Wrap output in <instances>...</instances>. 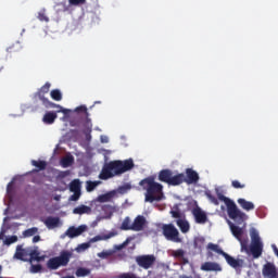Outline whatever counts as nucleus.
<instances>
[{"label":"nucleus","mask_w":278,"mask_h":278,"mask_svg":"<svg viewBox=\"0 0 278 278\" xmlns=\"http://www.w3.org/2000/svg\"><path fill=\"white\" fill-rule=\"evenodd\" d=\"M134 168V160L128 159L125 161H110L105 163L99 174V179L102 181H108V179H112L113 177H118L128 170Z\"/></svg>","instance_id":"nucleus-1"},{"label":"nucleus","mask_w":278,"mask_h":278,"mask_svg":"<svg viewBox=\"0 0 278 278\" xmlns=\"http://www.w3.org/2000/svg\"><path fill=\"white\" fill-rule=\"evenodd\" d=\"M139 186L146 190V202L153 203L155 201H162L164 199V186L155 181V176H149L140 180Z\"/></svg>","instance_id":"nucleus-2"},{"label":"nucleus","mask_w":278,"mask_h":278,"mask_svg":"<svg viewBox=\"0 0 278 278\" xmlns=\"http://www.w3.org/2000/svg\"><path fill=\"white\" fill-rule=\"evenodd\" d=\"M216 194L218 201H223L225 203L229 218H231V220H235L237 225H242V223L247 220V215L244 214V212L240 211V208H238V205H236V202L225 197V194H223L218 189H216Z\"/></svg>","instance_id":"nucleus-3"},{"label":"nucleus","mask_w":278,"mask_h":278,"mask_svg":"<svg viewBox=\"0 0 278 278\" xmlns=\"http://www.w3.org/2000/svg\"><path fill=\"white\" fill-rule=\"evenodd\" d=\"M206 249L222 255L226 260L228 266L235 268V270H238V268H242V266H244V261L242 258H235L233 256L227 254V252L223 251L220 245L216 243H208Z\"/></svg>","instance_id":"nucleus-4"},{"label":"nucleus","mask_w":278,"mask_h":278,"mask_svg":"<svg viewBox=\"0 0 278 278\" xmlns=\"http://www.w3.org/2000/svg\"><path fill=\"white\" fill-rule=\"evenodd\" d=\"M251 244L248 247L249 253H251L254 260L262 257V253H264V243L262 242V238H260V232L252 228L250 230Z\"/></svg>","instance_id":"nucleus-5"},{"label":"nucleus","mask_w":278,"mask_h":278,"mask_svg":"<svg viewBox=\"0 0 278 278\" xmlns=\"http://www.w3.org/2000/svg\"><path fill=\"white\" fill-rule=\"evenodd\" d=\"M72 257V251L63 250L61 251L59 256H54L48 260L47 268H49V270H58V268H60L61 266H68Z\"/></svg>","instance_id":"nucleus-6"},{"label":"nucleus","mask_w":278,"mask_h":278,"mask_svg":"<svg viewBox=\"0 0 278 278\" xmlns=\"http://www.w3.org/2000/svg\"><path fill=\"white\" fill-rule=\"evenodd\" d=\"M49 90H51V84L46 83L36 93V97H38V99L42 101L45 108H55L58 110L56 112H62V114H70L71 110L64 109L62 108V105L55 104L45 97V94H48Z\"/></svg>","instance_id":"nucleus-7"},{"label":"nucleus","mask_w":278,"mask_h":278,"mask_svg":"<svg viewBox=\"0 0 278 278\" xmlns=\"http://www.w3.org/2000/svg\"><path fill=\"white\" fill-rule=\"evenodd\" d=\"M182 178L184 176L179 174L173 175V170L170 169H162L159 173V181L167 184L168 186H181Z\"/></svg>","instance_id":"nucleus-8"},{"label":"nucleus","mask_w":278,"mask_h":278,"mask_svg":"<svg viewBox=\"0 0 278 278\" xmlns=\"http://www.w3.org/2000/svg\"><path fill=\"white\" fill-rule=\"evenodd\" d=\"M162 233L165 239H167L169 242H181V239L179 237V230L175 225L173 224H163L162 227Z\"/></svg>","instance_id":"nucleus-9"},{"label":"nucleus","mask_w":278,"mask_h":278,"mask_svg":"<svg viewBox=\"0 0 278 278\" xmlns=\"http://www.w3.org/2000/svg\"><path fill=\"white\" fill-rule=\"evenodd\" d=\"M228 225L230 227L232 236L240 242L241 251L249 253V240H242V236H244V229L231 222H228Z\"/></svg>","instance_id":"nucleus-10"},{"label":"nucleus","mask_w":278,"mask_h":278,"mask_svg":"<svg viewBox=\"0 0 278 278\" xmlns=\"http://www.w3.org/2000/svg\"><path fill=\"white\" fill-rule=\"evenodd\" d=\"M182 176L181 184H187V186H192V184L199 182V173L194 172L192 168H187L186 174H178Z\"/></svg>","instance_id":"nucleus-11"},{"label":"nucleus","mask_w":278,"mask_h":278,"mask_svg":"<svg viewBox=\"0 0 278 278\" xmlns=\"http://www.w3.org/2000/svg\"><path fill=\"white\" fill-rule=\"evenodd\" d=\"M136 262L140 268H144V270H149L151 266L155 264V256L154 255H141L137 256Z\"/></svg>","instance_id":"nucleus-12"},{"label":"nucleus","mask_w":278,"mask_h":278,"mask_svg":"<svg viewBox=\"0 0 278 278\" xmlns=\"http://www.w3.org/2000/svg\"><path fill=\"white\" fill-rule=\"evenodd\" d=\"M277 266L274 263L267 262L263 265L262 275L264 278H277Z\"/></svg>","instance_id":"nucleus-13"},{"label":"nucleus","mask_w":278,"mask_h":278,"mask_svg":"<svg viewBox=\"0 0 278 278\" xmlns=\"http://www.w3.org/2000/svg\"><path fill=\"white\" fill-rule=\"evenodd\" d=\"M30 253H31V248L23 249V245H17L14 257L15 260H21L22 262H29Z\"/></svg>","instance_id":"nucleus-14"},{"label":"nucleus","mask_w":278,"mask_h":278,"mask_svg":"<svg viewBox=\"0 0 278 278\" xmlns=\"http://www.w3.org/2000/svg\"><path fill=\"white\" fill-rule=\"evenodd\" d=\"M193 218L198 225H205L207 223V213L202 211L201 207L197 206L192 210Z\"/></svg>","instance_id":"nucleus-15"},{"label":"nucleus","mask_w":278,"mask_h":278,"mask_svg":"<svg viewBox=\"0 0 278 278\" xmlns=\"http://www.w3.org/2000/svg\"><path fill=\"white\" fill-rule=\"evenodd\" d=\"M144 227H147V217L138 215L131 224L132 231H144Z\"/></svg>","instance_id":"nucleus-16"},{"label":"nucleus","mask_w":278,"mask_h":278,"mask_svg":"<svg viewBox=\"0 0 278 278\" xmlns=\"http://www.w3.org/2000/svg\"><path fill=\"white\" fill-rule=\"evenodd\" d=\"M201 270H205L206 273H222L223 267L216 262H205L201 265Z\"/></svg>","instance_id":"nucleus-17"},{"label":"nucleus","mask_w":278,"mask_h":278,"mask_svg":"<svg viewBox=\"0 0 278 278\" xmlns=\"http://www.w3.org/2000/svg\"><path fill=\"white\" fill-rule=\"evenodd\" d=\"M86 229H88V226L86 225H80L78 227L72 226L67 229L66 236H68V238H77L78 236H81Z\"/></svg>","instance_id":"nucleus-18"},{"label":"nucleus","mask_w":278,"mask_h":278,"mask_svg":"<svg viewBox=\"0 0 278 278\" xmlns=\"http://www.w3.org/2000/svg\"><path fill=\"white\" fill-rule=\"evenodd\" d=\"M42 223L48 229H55V227H60V217L49 216Z\"/></svg>","instance_id":"nucleus-19"},{"label":"nucleus","mask_w":278,"mask_h":278,"mask_svg":"<svg viewBox=\"0 0 278 278\" xmlns=\"http://www.w3.org/2000/svg\"><path fill=\"white\" fill-rule=\"evenodd\" d=\"M28 262L31 264L33 262H45V255L40 256V251L37 249L30 248V254Z\"/></svg>","instance_id":"nucleus-20"},{"label":"nucleus","mask_w":278,"mask_h":278,"mask_svg":"<svg viewBox=\"0 0 278 278\" xmlns=\"http://www.w3.org/2000/svg\"><path fill=\"white\" fill-rule=\"evenodd\" d=\"M237 203L244 210L245 212H251V210H255V204L251 201L244 200V198H239Z\"/></svg>","instance_id":"nucleus-21"},{"label":"nucleus","mask_w":278,"mask_h":278,"mask_svg":"<svg viewBox=\"0 0 278 278\" xmlns=\"http://www.w3.org/2000/svg\"><path fill=\"white\" fill-rule=\"evenodd\" d=\"M114 197H116V190L109 191L104 194L99 195L98 201L99 203H110V201H112Z\"/></svg>","instance_id":"nucleus-22"},{"label":"nucleus","mask_w":278,"mask_h":278,"mask_svg":"<svg viewBox=\"0 0 278 278\" xmlns=\"http://www.w3.org/2000/svg\"><path fill=\"white\" fill-rule=\"evenodd\" d=\"M176 225L179 227L181 233H188L190 231V223L184 218L177 219Z\"/></svg>","instance_id":"nucleus-23"},{"label":"nucleus","mask_w":278,"mask_h":278,"mask_svg":"<svg viewBox=\"0 0 278 278\" xmlns=\"http://www.w3.org/2000/svg\"><path fill=\"white\" fill-rule=\"evenodd\" d=\"M55 118H58V113H55V112H47L43 115L42 122L46 125H53L55 123Z\"/></svg>","instance_id":"nucleus-24"},{"label":"nucleus","mask_w":278,"mask_h":278,"mask_svg":"<svg viewBox=\"0 0 278 278\" xmlns=\"http://www.w3.org/2000/svg\"><path fill=\"white\" fill-rule=\"evenodd\" d=\"M73 214H78L80 216L83 214H92V208L90 206L81 204L73 210Z\"/></svg>","instance_id":"nucleus-25"},{"label":"nucleus","mask_w":278,"mask_h":278,"mask_svg":"<svg viewBox=\"0 0 278 278\" xmlns=\"http://www.w3.org/2000/svg\"><path fill=\"white\" fill-rule=\"evenodd\" d=\"M33 166H35L37 169H33L30 173H39V170H45L47 168V162L45 161H31Z\"/></svg>","instance_id":"nucleus-26"},{"label":"nucleus","mask_w":278,"mask_h":278,"mask_svg":"<svg viewBox=\"0 0 278 278\" xmlns=\"http://www.w3.org/2000/svg\"><path fill=\"white\" fill-rule=\"evenodd\" d=\"M116 232H109L106 235H98L91 239V242H100L101 240H110V238H114Z\"/></svg>","instance_id":"nucleus-27"},{"label":"nucleus","mask_w":278,"mask_h":278,"mask_svg":"<svg viewBox=\"0 0 278 278\" xmlns=\"http://www.w3.org/2000/svg\"><path fill=\"white\" fill-rule=\"evenodd\" d=\"M119 229L122 231H132L131 228V218H129V216L125 217Z\"/></svg>","instance_id":"nucleus-28"},{"label":"nucleus","mask_w":278,"mask_h":278,"mask_svg":"<svg viewBox=\"0 0 278 278\" xmlns=\"http://www.w3.org/2000/svg\"><path fill=\"white\" fill-rule=\"evenodd\" d=\"M75 162V159L73 155L64 156L61 159V166L63 168H68V166H73V163Z\"/></svg>","instance_id":"nucleus-29"},{"label":"nucleus","mask_w":278,"mask_h":278,"mask_svg":"<svg viewBox=\"0 0 278 278\" xmlns=\"http://www.w3.org/2000/svg\"><path fill=\"white\" fill-rule=\"evenodd\" d=\"M70 190L71 192H81V181H79V179H74L70 184Z\"/></svg>","instance_id":"nucleus-30"},{"label":"nucleus","mask_w":278,"mask_h":278,"mask_svg":"<svg viewBox=\"0 0 278 278\" xmlns=\"http://www.w3.org/2000/svg\"><path fill=\"white\" fill-rule=\"evenodd\" d=\"M100 184H101V181H99V180H94V181L88 180L86 182V190H87V192H94V190L97 189V187Z\"/></svg>","instance_id":"nucleus-31"},{"label":"nucleus","mask_w":278,"mask_h":278,"mask_svg":"<svg viewBox=\"0 0 278 278\" xmlns=\"http://www.w3.org/2000/svg\"><path fill=\"white\" fill-rule=\"evenodd\" d=\"M76 277H88L90 275V269L86 267H78L75 271Z\"/></svg>","instance_id":"nucleus-32"},{"label":"nucleus","mask_w":278,"mask_h":278,"mask_svg":"<svg viewBox=\"0 0 278 278\" xmlns=\"http://www.w3.org/2000/svg\"><path fill=\"white\" fill-rule=\"evenodd\" d=\"M36 233H38V228L33 227V228H28V229L24 230L23 231V237L24 238H31V236H36Z\"/></svg>","instance_id":"nucleus-33"},{"label":"nucleus","mask_w":278,"mask_h":278,"mask_svg":"<svg viewBox=\"0 0 278 278\" xmlns=\"http://www.w3.org/2000/svg\"><path fill=\"white\" fill-rule=\"evenodd\" d=\"M50 97L53 101H62V91H60V89H53L50 92Z\"/></svg>","instance_id":"nucleus-34"},{"label":"nucleus","mask_w":278,"mask_h":278,"mask_svg":"<svg viewBox=\"0 0 278 278\" xmlns=\"http://www.w3.org/2000/svg\"><path fill=\"white\" fill-rule=\"evenodd\" d=\"M206 198L213 205H220V202L218 201V198H216L214 194H212V191H206L205 192Z\"/></svg>","instance_id":"nucleus-35"},{"label":"nucleus","mask_w":278,"mask_h":278,"mask_svg":"<svg viewBox=\"0 0 278 278\" xmlns=\"http://www.w3.org/2000/svg\"><path fill=\"white\" fill-rule=\"evenodd\" d=\"M112 255H114V250H105L98 253V257L101 260H108V257H112Z\"/></svg>","instance_id":"nucleus-36"},{"label":"nucleus","mask_w":278,"mask_h":278,"mask_svg":"<svg viewBox=\"0 0 278 278\" xmlns=\"http://www.w3.org/2000/svg\"><path fill=\"white\" fill-rule=\"evenodd\" d=\"M21 42H15L7 49L8 53H18L21 51Z\"/></svg>","instance_id":"nucleus-37"},{"label":"nucleus","mask_w":278,"mask_h":278,"mask_svg":"<svg viewBox=\"0 0 278 278\" xmlns=\"http://www.w3.org/2000/svg\"><path fill=\"white\" fill-rule=\"evenodd\" d=\"M128 190H131V184H129V182H127V184H125V185H123V186H119L118 188H117V192L119 193V194H127V191Z\"/></svg>","instance_id":"nucleus-38"},{"label":"nucleus","mask_w":278,"mask_h":278,"mask_svg":"<svg viewBox=\"0 0 278 278\" xmlns=\"http://www.w3.org/2000/svg\"><path fill=\"white\" fill-rule=\"evenodd\" d=\"M231 186L235 188V190H242L243 188H247V185L240 182L239 180H232Z\"/></svg>","instance_id":"nucleus-39"},{"label":"nucleus","mask_w":278,"mask_h":278,"mask_svg":"<svg viewBox=\"0 0 278 278\" xmlns=\"http://www.w3.org/2000/svg\"><path fill=\"white\" fill-rule=\"evenodd\" d=\"M14 242H18V237L11 236L4 240V244H7V247H10V244H14Z\"/></svg>","instance_id":"nucleus-40"},{"label":"nucleus","mask_w":278,"mask_h":278,"mask_svg":"<svg viewBox=\"0 0 278 278\" xmlns=\"http://www.w3.org/2000/svg\"><path fill=\"white\" fill-rule=\"evenodd\" d=\"M37 18L43 23H49V17L47 16V13H45V10L38 13Z\"/></svg>","instance_id":"nucleus-41"},{"label":"nucleus","mask_w":278,"mask_h":278,"mask_svg":"<svg viewBox=\"0 0 278 278\" xmlns=\"http://www.w3.org/2000/svg\"><path fill=\"white\" fill-rule=\"evenodd\" d=\"M75 112L83 113L86 114V116H88V108H86V105H80L78 108L75 109Z\"/></svg>","instance_id":"nucleus-42"},{"label":"nucleus","mask_w":278,"mask_h":278,"mask_svg":"<svg viewBox=\"0 0 278 278\" xmlns=\"http://www.w3.org/2000/svg\"><path fill=\"white\" fill-rule=\"evenodd\" d=\"M13 192H14V182L11 181V182H9L8 186H7V193H8L10 197H12Z\"/></svg>","instance_id":"nucleus-43"},{"label":"nucleus","mask_w":278,"mask_h":278,"mask_svg":"<svg viewBox=\"0 0 278 278\" xmlns=\"http://www.w3.org/2000/svg\"><path fill=\"white\" fill-rule=\"evenodd\" d=\"M185 254H186V252H184V250H181V249L173 251V253H172L173 257H184Z\"/></svg>","instance_id":"nucleus-44"},{"label":"nucleus","mask_w":278,"mask_h":278,"mask_svg":"<svg viewBox=\"0 0 278 278\" xmlns=\"http://www.w3.org/2000/svg\"><path fill=\"white\" fill-rule=\"evenodd\" d=\"M40 270H42V265H40V264L30 266V273L36 274V273H40Z\"/></svg>","instance_id":"nucleus-45"},{"label":"nucleus","mask_w":278,"mask_h":278,"mask_svg":"<svg viewBox=\"0 0 278 278\" xmlns=\"http://www.w3.org/2000/svg\"><path fill=\"white\" fill-rule=\"evenodd\" d=\"M79 197H81V191H74V194L70 197V201H79Z\"/></svg>","instance_id":"nucleus-46"},{"label":"nucleus","mask_w":278,"mask_h":278,"mask_svg":"<svg viewBox=\"0 0 278 278\" xmlns=\"http://www.w3.org/2000/svg\"><path fill=\"white\" fill-rule=\"evenodd\" d=\"M70 5H84L86 0H68Z\"/></svg>","instance_id":"nucleus-47"},{"label":"nucleus","mask_w":278,"mask_h":278,"mask_svg":"<svg viewBox=\"0 0 278 278\" xmlns=\"http://www.w3.org/2000/svg\"><path fill=\"white\" fill-rule=\"evenodd\" d=\"M170 214L173 218H181V211L178 207L175 211H170Z\"/></svg>","instance_id":"nucleus-48"},{"label":"nucleus","mask_w":278,"mask_h":278,"mask_svg":"<svg viewBox=\"0 0 278 278\" xmlns=\"http://www.w3.org/2000/svg\"><path fill=\"white\" fill-rule=\"evenodd\" d=\"M127 244H129V239H127L126 241H124L123 243L115 245L116 251H123V249H125V247H127Z\"/></svg>","instance_id":"nucleus-49"},{"label":"nucleus","mask_w":278,"mask_h":278,"mask_svg":"<svg viewBox=\"0 0 278 278\" xmlns=\"http://www.w3.org/2000/svg\"><path fill=\"white\" fill-rule=\"evenodd\" d=\"M89 248H90L89 243H81V244L78 245L76 251H86V249H89Z\"/></svg>","instance_id":"nucleus-50"},{"label":"nucleus","mask_w":278,"mask_h":278,"mask_svg":"<svg viewBox=\"0 0 278 278\" xmlns=\"http://www.w3.org/2000/svg\"><path fill=\"white\" fill-rule=\"evenodd\" d=\"M205 242V239L203 237L197 238L194 240L195 247H199V244H203Z\"/></svg>","instance_id":"nucleus-51"},{"label":"nucleus","mask_w":278,"mask_h":278,"mask_svg":"<svg viewBox=\"0 0 278 278\" xmlns=\"http://www.w3.org/2000/svg\"><path fill=\"white\" fill-rule=\"evenodd\" d=\"M33 242L36 244V242H40V236H35L34 238H33Z\"/></svg>","instance_id":"nucleus-52"},{"label":"nucleus","mask_w":278,"mask_h":278,"mask_svg":"<svg viewBox=\"0 0 278 278\" xmlns=\"http://www.w3.org/2000/svg\"><path fill=\"white\" fill-rule=\"evenodd\" d=\"M273 249H274V252H275V255H277V257H278V249H277V245H273Z\"/></svg>","instance_id":"nucleus-53"},{"label":"nucleus","mask_w":278,"mask_h":278,"mask_svg":"<svg viewBox=\"0 0 278 278\" xmlns=\"http://www.w3.org/2000/svg\"><path fill=\"white\" fill-rule=\"evenodd\" d=\"M101 142L108 143L109 142L108 137H101Z\"/></svg>","instance_id":"nucleus-54"},{"label":"nucleus","mask_w":278,"mask_h":278,"mask_svg":"<svg viewBox=\"0 0 278 278\" xmlns=\"http://www.w3.org/2000/svg\"><path fill=\"white\" fill-rule=\"evenodd\" d=\"M87 125H90V127H89V131H91V127H92V124H90V119H87Z\"/></svg>","instance_id":"nucleus-55"},{"label":"nucleus","mask_w":278,"mask_h":278,"mask_svg":"<svg viewBox=\"0 0 278 278\" xmlns=\"http://www.w3.org/2000/svg\"><path fill=\"white\" fill-rule=\"evenodd\" d=\"M54 201H60V195L54 197Z\"/></svg>","instance_id":"nucleus-56"},{"label":"nucleus","mask_w":278,"mask_h":278,"mask_svg":"<svg viewBox=\"0 0 278 278\" xmlns=\"http://www.w3.org/2000/svg\"><path fill=\"white\" fill-rule=\"evenodd\" d=\"M0 240H3V232H0Z\"/></svg>","instance_id":"nucleus-57"},{"label":"nucleus","mask_w":278,"mask_h":278,"mask_svg":"<svg viewBox=\"0 0 278 278\" xmlns=\"http://www.w3.org/2000/svg\"><path fill=\"white\" fill-rule=\"evenodd\" d=\"M212 255H213L212 252H208V257H212Z\"/></svg>","instance_id":"nucleus-58"},{"label":"nucleus","mask_w":278,"mask_h":278,"mask_svg":"<svg viewBox=\"0 0 278 278\" xmlns=\"http://www.w3.org/2000/svg\"><path fill=\"white\" fill-rule=\"evenodd\" d=\"M276 278H278V271L276 273Z\"/></svg>","instance_id":"nucleus-59"},{"label":"nucleus","mask_w":278,"mask_h":278,"mask_svg":"<svg viewBox=\"0 0 278 278\" xmlns=\"http://www.w3.org/2000/svg\"><path fill=\"white\" fill-rule=\"evenodd\" d=\"M1 269H2V267H1V265H0V271H1Z\"/></svg>","instance_id":"nucleus-60"}]
</instances>
